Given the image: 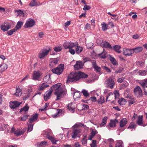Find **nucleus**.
I'll use <instances>...</instances> for the list:
<instances>
[{
    "label": "nucleus",
    "mask_w": 147,
    "mask_h": 147,
    "mask_svg": "<svg viewBox=\"0 0 147 147\" xmlns=\"http://www.w3.org/2000/svg\"><path fill=\"white\" fill-rule=\"evenodd\" d=\"M114 94L115 95V99H116L118 97L119 95V91L117 90H115L114 92Z\"/></svg>",
    "instance_id": "52"
},
{
    "label": "nucleus",
    "mask_w": 147,
    "mask_h": 147,
    "mask_svg": "<svg viewBox=\"0 0 147 147\" xmlns=\"http://www.w3.org/2000/svg\"><path fill=\"white\" fill-rule=\"evenodd\" d=\"M97 102L99 104H102L105 102V98L103 96H100L97 100Z\"/></svg>",
    "instance_id": "38"
},
{
    "label": "nucleus",
    "mask_w": 147,
    "mask_h": 147,
    "mask_svg": "<svg viewBox=\"0 0 147 147\" xmlns=\"http://www.w3.org/2000/svg\"><path fill=\"white\" fill-rule=\"evenodd\" d=\"M74 126L75 127L77 128L78 127H81L82 126L85 127L86 126L83 124L82 123H79L75 124L74 125Z\"/></svg>",
    "instance_id": "54"
},
{
    "label": "nucleus",
    "mask_w": 147,
    "mask_h": 147,
    "mask_svg": "<svg viewBox=\"0 0 147 147\" xmlns=\"http://www.w3.org/2000/svg\"><path fill=\"white\" fill-rule=\"evenodd\" d=\"M105 84L107 87L113 88L115 85L114 81L111 77H109L105 80Z\"/></svg>",
    "instance_id": "5"
},
{
    "label": "nucleus",
    "mask_w": 147,
    "mask_h": 147,
    "mask_svg": "<svg viewBox=\"0 0 147 147\" xmlns=\"http://www.w3.org/2000/svg\"><path fill=\"white\" fill-rule=\"evenodd\" d=\"M82 92L84 96L86 98L88 97L89 96L88 92L85 89L82 90Z\"/></svg>",
    "instance_id": "43"
},
{
    "label": "nucleus",
    "mask_w": 147,
    "mask_h": 147,
    "mask_svg": "<svg viewBox=\"0 0 147 147\" xmlns=\"http://www.w3.org/2000/svg\"><path fill=\"white\" fill-rule=\"evenodd\" d=\"M43 135H46V137L49 136L53 134L52 131L50 129H47L45 130H44L42 133Z\"/></svg>",
    "instance_id": "15"
},
{
    "label": "nucleus",
    "mask_w": 147,
    "mask_h": 147,
    "mask_svg": "<svg viewBox=\"0 0 147 147\" xmlns=\"http://www.w3.org/2000/svg\"><path fill=\"white\" fill-rule=\"evenodd\" d=\"M83 65L82 63L80 61H77L76 63L74 66L75 69L78 70L81 69Z\"/></svg>",
    "instance_id": "14"
},
{
    "label": "nucleus",
    "mask_w": 147,
    "mask_h": 147,
    "mask_svg": "<svg viewBox=\"0 0 147 147\" xmlns=\"http://www.w3.org/2000/svg\"><path fill=\"white\" fill-rule=\"evenodd\" d=\"M29 108V107L28 106L27 104H26L25 106L23 108H21L20 111V112H22L23 111L26 112L28 111Z\"/></svg>",
    "instance_id": "41"
},
{
    "label": "nucleus",
    "mask_w": 147,
    "mask_h": 147,
    "mask_svg": "<svg viewBox=\"0 0 147 147\" xmlns=\"http://www.w3.org/2000/svg\"><path fill=\"white\" fill-rule=\"evenodd\" d=\"M90 8L91 7L90 6L85 5L84 6L83 9L84 10H88L90 9Z\"/></svg>",
    "instance_id": "59"
},
{
    "label": "nucleus",
    "mask_w": 147,
    "mask_h": 147,
    "mask_svg": "<svg viewBox=\"0 0 147 147\" xmlns=\"http://www.w3.org/2000/svg\"><path fill=\"white\" fill-rule=\"evenodd\" d=\"M43 80L46 83L50 84L51 82L50 79V75H47L45 76L43 78Z\"/></svg>",
    "instance_id": "21"
},
{
    "label": "nucleus",
    "mask_w": 147,
    "mask_h": 147,
    "mask_svg": "<svg viewBox=\"0 0 147 147\" xmlns=\"http://www.w3.org/2000/svg\"><path fill=\"white\" fill-rule=\"evenodd\" d=\"M134 51V52L136 53H138L141 52L143 50V48L142 47H138L133 49H132Z\"/></svg>",
    "instance_id": "28"
},
{
    "label": "nucleus",
    "mask_w": 147,
    "mask_h": 147,
    "mask_svg": "<svg viewBox=\"0 0 147 147\" xmlns=\"http://www.w3.org/2000/svg\"><path fill=\"white\" fill-rule=\"evenodd\" d=\"M134 92L135 95L138 97H140L142 95V91L139 86H137L134 88Z\"/></svg>",
    "instance_id": "8"
},
{
    "label": "nucleus",
    "mask_w": 147,
    "mask_h": 147,
    "mask_svg": "<svg viewBox=\"0 0 147 147\" xmlns=\"http://www.w3.org/2000/svg\"><path fill=\"white\" fill-rule=\"evenodd\" d=\"M107 53V52L104 50L102 53L98 54V56L104 59L106 57Z\"/></svg>",
    "instance_id": "34"
},
{
    "label": "nucleus",
    "mask_w": 147,
    "mask_h": 147,
    "mask_svg": "<svg viewBox=\"0 0 147 147\" xmlns=\"http://www.w3.org/2000/svg\"><path fill=\"white\" fill-rule=\"evenodd\" d=\"M52 92V90L51 89H50L49 90L46 92L44 96V99L45 101H47L50 98Z\"/></svg>",
    "instance_id": "11"
},
{
    "label": "nucleus",
    "mask_w": 147,
    "mask_h": 147,
    "mask_svg": "<svg viewBox=\"0 0 147 147\" xmlns=\"http://www.w3.org/2000/svg\"><path fill=\"white\" fill-rule=\"evenodd\" d=\"M36 4V1L35 0H32L29 3V5L31 7H33L35 6Z\"/></svg>",
    "instance_id": "51"
},
{
    "label": "nucleus",
    "mask_w": 147,
    "mask_h": 147,
    "mask_svg": "<svg viewBox=\"0 0 147 147\" xmlns=\"http://www.w3.org/2000/svg\"><path fill=\"white\" fill-rule=\"evenodd\" d=\"M50 49L49 48L48 49H43L39 52L38 57L40 59H41L46 57L49 54Z\"/></svg>",
    "instance_id": "6"
},
{
    "label": "nucleus",
    "mask_w": 147,
    "mask_h": 147,
    "mask_svg": "<svg viewBox=\"0 0 147 147\" xmlns=\"http://www.w3.org/2000/svg\"><path fill=\"white\" fill-rule=\"evenodd\" d=\"M29 116V115H25L24 116L22 117H21V120L22 121H25L28 118V117Z\"/></svg>",
    "instance_id": "57"
},
{
    "label": "nucleus",
    "mask_w": 147,
    "mask_h": 147,
    "mask_svg": "<svg viewBox=\"0 0 147 147\" xmlns=\"http://www.w3.org/2000/svg\"><path fill=\"white\" fill-rule=\"evenodd\" d=\"M110 121V123L109 124V126L111 127H115L116 124L118 122V120L116 119L113 120L111 119Z\"/></svg>",
    "instance_id": "22"
},
{
    "label": "nucleus",
    "mask_w": 147,
    "mask_h": 147,
    "mask_svg": "<svg viewBox=\"0 0 147 147\" xmlns=\"http://www.w3.org/2000/svg\"><path fill=\"white\" fill-rule=\"evenodd\" d=\"M110 60L112 63L114 65H117L118 63L114 58L113 57H110Z\"/></svg>",
    "instance_id": "37"
},
{
    "label": "nucleus",
    "mask_w": 147,
    "mask_h": 147,
    "mask_svg": "<svg viewBox=\"0 0 147 147\" xmlns=\"http://www.w3.org/2000/svg\"><path fill=\"white\" fill-rule=\"evenodd\" d=\"M88 77L87 75L80 71L78 73L71 72L68 75L66 83H68L70 82H75L81 78H86Z\"/></svg>",
    "instance_id": "1"
},
{
    "label": "nucleus",
    "mask_w": 147,
    "mask_h": 147,
    "mask_svg": "<svg viewBox=\"0 0 147 147\" xmlns=\"http://www.w3.org/2000/svg\"><path fill=\"white\" fill-rule=\"evenodd\" d=\"M89 100H91L93 102H96V98L95 96L90 97Z\"/></svg>",
    "instance_id": "62"
},
{
    "label": "nucleus",
    "mask_w": 147,
    "mask_h": 147,
    "mask_svg": "<svg viewBox=\"0 0 147 147\" xmlns=\"http://www.w3.org/2000/svg\"><path fill=\"white\" fill-rule=\"evenodd\" d=\"M35 24L34 20L32 19H28L26 20L24 27L25 28H28L33 27Z\"/></svg>",
    "instance_id": "7"
},
{
    "label": "nucleus",
    "mask_w": 147,
    "mask_h": 147,
    "mask_svg": "<svg viewBox=\"0 0 147 147\" xmlns=\"http://www.w3.org/2000/svg\"><path fill=\"white\" fill-rule=\"evenodd\" d=\"M62 113V110H57L56 113L55 114L52 115V117L53 118L57 117L61 115Z\"/></svg>",
    "instance_id": "23"
},
{
    "label": "nucleus",
    "mask_w": 147,
    "mask_h": 147,
    "mask_svg": "<svg viewBox=\"0 0 147 147\" xmlns=\"http://www.w3.org/2000/svg\"><path fill=\"white\" fill-rule=\"evenodd\" d=\"M7 68V66L5 64H2L1 66H0V69L2 72L5 70Z\"/></svg>",
    "instance_id": "40"
},
{
    "label": "nucleus",
    "mask_w": 147,
    "mask_h": 147,
    "mask_svg": "<svg viewBox=\"0 0 147 147\" xmlns=\"http://www.w3.org/2000/svg\"><path fill=\"white\" fill-rule=\"evenodd\" d=\"M107 119V117H105L102 118V122L100 124V127H102L106 125Z\"/></svg>",
    "instance_id": "31"
},
{
    "label": "nucleus",
    "mask_w": 147,
    "mask_h": 147,
    "mask_svg": "<svg viewBox=\"0 0 147 147\" xmlns=\"http://www.w3.org/2000/svg\"><path fill=\"white\" fill-rule=\"evenodd\" d=\"M64 69V64H61L56 68L52 69V71L53 73L57 75H60L62 73Z\"/></svg>",
    "instance_id": "3"
},
{
    "label": "nucleus",
    "mask_w": 147,
    "mask_h": 147,
    "mask_svg": "<svg viewBox=\"0 0 147 147\" xmlns=\"http://www.w3.org/2000/svg\"><path fill=\"white\" fill-rule=\"evenodd\" d=\"M146 72L145 70H140L137 73L140 75L143 76L146 75Z\"/></svg>",
    "instance_id": "42"
},
{
    "label": "nucleus",
    "mask_w": 147,
    "mask_h": 147,
    "mask_svg": "<svg viewBox=\"0 0 147 147\" xmlns=\"http://www.w3.org/2000/svg\"><path fill=\"white\" fill-rule=\"evenodd\" d=\"M23 22L22 21H18L14 28L17 31V30L20 29L21 26L23 25Z\"/></svg>",
    "instance_id": "25"
},
{
    "label": "nucleus",
    "mask_w": 147,
    "mask_h": 147,
    "mask_svg": "<svg viewBox=\"0 0 147 147\" xmlns=\"http://www.w3.org/2000/svg\"><path fill=\"white\" fill-rule=\"evenodd\" d=\"M101 25L102 29L104 31H106L108 29V25L107 24L105 23H103Z\"/></svg>",
    "instance_id": "39"
},
{
    "label": "nucleus",
    "mask_w": 147,
    "mask_h": 147,
    "mask_svg": "<svg viewBox=\"0 0 147 147\" xmlns=\"http://www.w3.org/2000/svg\"><path fill=\"white\" fill-rule=\"evenodd\" d=\"M121 47L118 45H115L113 47V49L118 53L121 52Z\"/></svg>",
    "instance_id": "32"
},
{
    "label": "nucleus",
    "mask_w": 147,
    "mask_h": 147,
    "mask_svg": "<svg viewBox=\"0 0 147 147\" xmlns=\"http://www.w3.org/2000/svg\"><path fill=\"white\" fill-rule=\"evenodd\" d=\"M91 62L92 65V67L97 72H100V68L96 65V62L95 60H92Z\"/></svg>",
    "instance_id": "13"
},
{
    "label": "nucleus",
    "mask_w": 147,
    "mask_h": 147,
    "mask_svg": "<svg viewBox=\"0 0 147 147\" xmlns=\"http://www.w3.org/2000/svg\"><path fill=\"white\" fill-rule=\"evenodd\" d=\"M83 48L78 45H77L75 47L76 52L77 54L80 53L82 51Z\"/></svg>",
    "instance_id": "24"
},
{
    "label": "nucleus",
    "mask_w": 147,
    "mask_h": 147,
    "mask_svg": "<svg viewBox=\"0 0 147 147\" xmlns=\"http://www.w3.org/2000/svg\"><path fill=\"white\" fill-rule=\"evenodd\" d=\"M103 47L105 48H109L110 49H112L111 45L107 42L105 41L103 42L102 45Z\"/></svg>",
    "instance_id": "29"
},
{
    "label": "nucleus",
    "mask_w": 147,
    "mask_h": 147,
    "mask_svg": "<svg viewBox=\"0 0 147 147\" xmlns=\"http://www.w3.org/2000/svg\"><path fill=\"white\" fill-rule=\"evenodd\" d=\"M75 105L76 104L75 103H71L68 104L67 106L68 109L69 110H70L72 111V113H74V110L75 108Z\"/></svg>",
    "instance_id": "19"
},
{
    "label": "nucleus",
    "mask_w": 147,
    "mask_h": 147,
    "mask_svg": "<svg viewBox=\"0 0 147 147\" xmlns=\"http://www.w3.org/2000/svg\"><path fill=\"white\" fill-rule=\"evenodd\" d=\"M53 49L56 52H59L62 50V47L61 46H56Z\"/></svg>",
    "instance_id": "45"
},
{
    "label": "nucleus",
    "mask_w": 147,
    "mask_h": 147,
    "mask_svg": "<svg viewBox=\"0 0 147 147\" xmlns=\"http://www.w3.org/2000/svg\"><path fill=\"white\" fill-rule=\"evenodd\" d=\"M92 143L90 144V146L91 147H96V141L95 140H92Z\"/></svg>",
    "instance_id": "56"
},
{
    "label": "nucleus",
    "mask_w": 147,
    "mask_h": 147,
    "mask_svg": "<svg viewBox=\"0 0 147 147\" xmlns=\"http://www.w3.org/2000/svg\"><path fill=\"white\" fill-rule=\"evenodd\" d=\"M81 131L80 129H75L73 131V135L72 136V138H75L78 135Z\"/></svg>",
    "instance_id": "17"
},
{
    "label": "nucleus",
    "mask_w": 147,
    "mask_h": 147,
    "mask_svg": "<svg viewBox=\"0 0 147 147\" xmlns=\"http://www.w3.org/2000/svg\"><path fill=\"white\" fill-rule=\"evenodd\" d=\"M140 83L143 87L144 88H145V86L146 87V86H147V79H145L141 81Z\"/></svg>",
    "instance_id": "33"
},
{
    "label": "nucleus",
    "mask_w": 147,
    "mask_h": 147,
    "mask_svg": "<svg viewBox=\"0 0 147 147\" xmlns=\"http://www.w3.org/2000/svg\"><path fill=\"white\" fill-rule=\"evenodd\" d=\"M115 147H122V144L120 142H117L115 145Z\"/></svg>",
    "instance_id": "64"
},
{
    "label": "nucleus",
    "mask_w": 147,
    "mask_h": 147,
    "mask_svg": "<svg viewBox=\"0 0 147 147\" xmlns=\"http://www.w3.org/2000/svg\"><path fill=\"white\" fill-rule=\"evenodd\" d=\"M127 121V120L125 119H121L120 122V127H124L126 125Z\"/></svg>",
    "instance_id": "35"
},
{
    "label": "nucleus",
    "mask_w": 147,
    "mask_h": 147,
    "mask_svg": "<svg viewBox=\"0 0 147 147\" xmlns=\"http://www.w3.org/2000/svg\"><path fill=\"white\" fill-rule=\"evenodd\" d=\"M58 60L56 58L51 59H50V65L51 66V67H54V65L57 64Z\"/></svg>",
    "instance_id": "18"
},
{
    "label": "nucleus",
    "mask_w": 147,
    "mask_h": 147,
    "mask_svg": "<svg viewBox=\"0 0 147 147\" xmlns=\"http://www.w3.org/2000/svg\"><path fill=\"white\" fill-rule=\"evenodd\" d=\"M132 49H123V54L126 56H130L134 53Z\"/></svg>",
    "instance_id": "10"
},
{
    "label": "nucleus",
    "mask_w": 147,
    "mask_h": 147,
    "mask_svg": "<svg viewBox=\"0 0 147 147\" xmlns=\"http://www.w3.org/2000/svg\"><path fill=\"white\" fill-rule=\"evenodd\" d=\"M32 79L34 80H37V71H33L32 75Z\"/></svg>",
    "instance_id": "49"
},
{
    "label": "nucleus",
    "mask_w": 147,
    "mask_h": 147,
    "mask_svg": "<svg viewBox=\"0 0 147 147\" xmlns=\"http://www.w3.org/2000/svg\"><path fill=\"white\" fill-rule=\"evenodd\" d=\"M69 51L71 55H74L76 52L75 50L73 49H69Z\"/></svg>",
    "instance_id": "60"
},
{
    "label": "nucleus",
    "mask_w": 147,
    "mask_h": 147,
    "mask_svg": "<svg viewBox=\"0 0 147 147\" xmlns=\"http://www.w3.org/2000/svg\"><path fill=\"white\" fill-rule=\"evenodd\" d=\"M77 45H78L77 42L73 43L71 42H69L67 41L65 42L63 45L65 49H72L73 47H75Z\"/></svg>",
    "instance_id": "4"
},
{
    "label": "nucleus",
    "mask_w": 147,
    "mask_h": 147,
    "mask_svg": "<svg viewBox=\"0 0 147 147\" xmlns=\"http://www.w3.org/2000/svg\"><path fill=\"white\" fill-rule=\"evenodd\" d=\"M87 139L85 137L81 141L82 144L83 145L85 144L87 142Z\"/></svg>",
    "instance_id": "58"
},
{
    "label": "nucleus",
    "mask_w": 147,
    "mask_h": 147,
    "mask_svg": "<svg viewBox=\"0 0 147 147\" xmlns=\"http://www.w3.org/2000/svg\"><path fill=\"white\" fill-rule=\"evenodd\" d=\"M15 12L16 13H17V16H22L24 14L23 12L20 10H16L15 11Z\"/></svg>",
    "instance_id": "48"
},
{
    "label": "nucleus",
    "mask_w": 147,
    "mask_h": 147,
    "mask_svg": "<svg viewBox=\"0 0 147 147\" xmlns=\"http://www.w3.org/2000/svg\"><path fill=\"white\" fill-rule=\"evenodd\" d=\"M11 24L7 22L4 23L1 25V29L4 32L7 30L11 28Z\"/></svg>",
    "instance_id": "9"
},
{
    "label": "nucleus",
    "mask_w": 147,
    "mask_h": 147,
    "mask_svg": "<svg viewBox=\"0 0 147 147\" xmlns=\"http://www.w3.org/2000/svg\"><path fill=\"white\" fill-rule=\"evenodd\" d=\"M49 86V85L46 83H43L39 86L38 90H42L46 88Z\"/></svg>",
    "instance_id": "20"
},
{
    "label": "nucleus",
    "mask_w": 147,
    "mask_h": 147,
    "mask_svg": "<svg viewBox=\"0 0 147 147\" xmlns=\"http://www.w3.org/2000/svg\"><path fill=\"white\" fill-rule=\"evenodd\" d=\"M47 142L45 141H42L40 143H37V146H45Z\"/></svg>",
    "instance_id": "50"
},
{
    "label": "nucleus",
    "mask_w": 147,
    "mask_h": 147,
    "mask_svg": "<svg viewBox=\"0 0 147 147\" xmlns=\"http://www.w3.org/2000/svg\"><path fill=\"white\" fill-rule=\"evenodd\" d=\"M21 103L18 101L12 102L10 103L9 106L11 109H15L18 107Z\"/></svg>",
    "instance_id": "12"
},
{
    "label": "nucleus",
    "mask_w": 147,
    "mask_h": 147,
    "mask_svg": "<svg viewBox=\"0 0 147 147\" xmlns=\"http://www.w3.org/2000/svg\"><path fill=\"white\" fill-rule=\"evenodd\" d=\"M143 116H140L138 117L137 121V123L139 125H141L142 126H145L146 125L143 124Z\"/></svg>",
    "instance_id": "16"
},
{
    "label": "nucleus",
    "mask_w": 147,
    "mask_h": 147,
    "mask_svg": "<svg viewBox=\"0 0 147 147\" xmlns=\"http://www.w3.org/2000/svg\"><path fill=\"white\" fill-rule=\"evenodd\" d=\"M27 124L28 125V131H31L33 129V124L29 123H28Z\"/></svg>",
    "instance_id": "44"
},
{
    "label": "nucleus",
    "mask_w": 147,
    "mask_h": 147,
    "mask_svg": "<svg viewBox=\"0 0 147 147\" xmlns=\"http://www.w3.org/2000/svg\"><path fill=\"white\" fill-rule=\"evenodd\" d=\"M61 84L60 83L53 85L51 89H52V91L54 90L55 92L54 94L57 96V98L56 100H59L62 97L63 92V89L60 87Z\"/></svg>",
    "instance_id": "2"
},
{
    "label": "nucleus",
    "mask_w": 147,
    "mask_h": 147,
    "mask_svg": "<svg viewBox=\"0 0 147 147\" xmlns=\"http://www.w3.org/2000/svg\"><path fill=\"white\" fill-rule=\"evenodd\" d=\"M24 132L19 130H17L15 131L14 134L17 136H19L23 134Z\"/></svg>",
    "instance_id": "47"
},
{
    "label": "nucleus",
    "mask_w": 147,
    "mask_h": 147,
    "mask_svg": "<svg viewBox=\"0 0 147 147\" xmlns=\"http://www.w3.org/2000/svg\"><path fill=\"white\" fill-rule=\"evenodd\" d=\"M47 138L49 140H51V142L53 144H57L56 142L57 141L55 139V138L53 136L50 135L47 137Z\"/></svg>",
    "instance_id": "27"
},
{
    "label": "nucleus",
    "mask_w": 147,
    "mask_h": 147,
    "mask_svg": "<svg viewBox=\"0 0 147 147\" xmlns=\"http://www.w3.org/2000/svg\"><path fill=\"white\" fill-rule=\"evenodd\" d=\"M17 30L14 28H13V29L9 31H8L7 32V33L9 35H11L12 34L13 32H15Z\"/></svg>",
    "instance_id": "53"
},
{
    "label": "nucleus",
    "mask_w": 147,
    "mask_h": 147,
    "mask_svg": "<svg viewBox=\"0 0 147 147\" xmlns=\"http://www.w3.org/2000/svg\"><path fill=\"white\" fill-rule=\"evenodd\" d=\"M21 94L22 92H21V90L20 89L17 88L16 89V92L14 93L13 94L16 95L17 96H18L20 95L21 96Z\"/></svg>",
    "instance_id": "46"
},
{
    "label": "nucleus",
    "mask_w": 147,
    "mask_h": 147,
    "mask_svg": "<svg viewBox=\"0 0 147 147\" xmlns=\"http://www.w3.org/2000/svg\"><path fill=\"white\" fill-rule=\"evenodd\" d=\"M37 119V113H35L34 115L32 116L30 119H29V123H32L35 121Z\"/></svg>",
    "instance_id": "26"
},
{
    "label": "nucleus",
    "mask_w": 147,
    "mask_h": 147,
    "mask_svg": "<svg viewBox=\"0 0 147 147\" xmlns=\"http://www.w3.org/2000/svg\"><path fill=\"white\" fill-rule=\"evenodd\" d=\"M98 133L97 131L95 130H92V132H91V134L93 136H94L95 134H97Z\"/></svg>",
    "instance_id": "63"
},
{
    "label": "nucleus",
    "mask_w": 147,
    "mask_h": 147,
    "mask_svg": "<svg viewBox=\"0 0 147 147\" xmlns=\"http://www.w3.org/2000/svg\"><path fill=\"white\" fill-rule=\"evenodd\" d=\"M136 125L135 124L130 123L128 128H136Z\"/></svg>",
    "instance_id": "61"
},
{
    "label": "nucleus",
    "mask_w": 147,
    "mask_h": 147,
    "mask_svg": "<svg viewBox=\"0 0 147 147\" xmlns=\"http://www.w3.org/2000/svg\"><path fill=\"white\" fill-rule=\"evenodd\" d=\"M102 67L103 69H104L106 72L108 73L111 72V70L108 67L105 66H103Z\"/></svg>",
    "instance_id": "55"
},
{
    "label": "nucleus",
    "mask_w": 147,
    "mask_h": 147,
    "mask_svg": "<svg viewBox=\"0 0 147 147\" xmlns=\"http://www.w3.org/2000/svg\"><path fill=\"white\" fill-rule=\"evenodd\" d=\"M120 105H124L126 104V100L123 98H121L119 99L118 101Z\"/></svg>",
    "instance_id": "30"
},
{
    "label": "nucleus",
    "mask_w": 147,
    "mask_h": 147,
    "mask_svg": "<svg viewBox=\"0 0 147 147\" xmlns=\"http://www.w3.org/2000/svg\"><path fill=\"white\" fill-rule=\"evenodd\" d=\"M80 96V92H74L73 97L75 99H79Z\"/></svg>",
    "instance_id": "36"
}]
</instances>
